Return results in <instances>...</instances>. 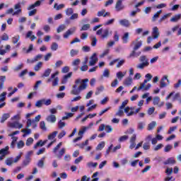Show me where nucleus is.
<instances>
[{
  "instance_id": "nucleus-8",
  "label": "nucleus",
  "mask_w": 181,
  "mask_h": 181,
  "mask_svg": "<svg viewBox=\"0 0 181 181\" xmlns=\"http://www.w3.org/2000/svg\"><path fill=\"white\" fill-rule=\"evenodd\" d=\"M86 131H87V127H83L78 132V137L74 139V142L76 143L78 142V141H81V139H83V135L84 134V132H86Z\"/></svg>"
},
{
  "instance_id": "nucleus-20",
  "label": "nucleus",
  "mask_w": 181,
  "mask_h": 181,
  "mask_svg": "<svg viewBox=\"0 0 181 181\" xmlns=\"http://www.w3.org/2000/svg\"><path fill=\"white\" fill-rule=\"evenodd\" d=\"M110 15H111V13L110 12H105V9H103L100 11H98L97 14L98 16H103V18H105V16H110Z\"/></svg>"
},
{
  "instance_id": "nucleus-18",
  "label": "nucleus",
  "mask_w": 181,
  "mask_h": 181,
  "mask_svg": "<svg viewBox=\"0 0 181 181\" xmlns=\"http://www.w3.org/2000/svg\"><path fill=\"white\" fill-rule=\"evenodd\" d=\"M133 80L132 77L129 76L124 79L123 81L124 86H126V87H129V86H132Z\"/></svg>"
},
{
  "instance_id": "nucleus-31",
  "label": "nucleus",
  "mask_w": 181,
  "mask_h": 181,
  "mask_svg": "<svg viewBox=\"0 0 181 181\" xmlns=\"http://www.w3.org/2000/svg\"><path fill=\"white\" fill-rule=\"evenodd\" d=\"M125 74H127V73L119 71L116 74V77L121 81L122 78H124V77H125Z\"/></svg>"
},
{
  "instance_id": "nucleus-28",
  "label": "nucleus",
  "mask_w": 181,
  "mask_h": 181,
  "mask_svg": "<svg viewBox=\"0 0 181 181\" xmlns=\"http://www.w3.org/2000/svg\"><path fill=\"white\" fill-rule=\"evenodd\" d=\"M122 40L123 43H127L129 40V33H125L122 37Z\"/></svg>"
},
{
  "instance_id": "nucleus-49",
  "label": "nucleus",
  "mask_w": 181,
  "mask_h": 181,
  "mask_svg": "<svg viewBox=\"0 0 181 181\" xmlns=\"http://www.w3.org/2000/svg\"><path fill=\"white\" fill-rule=\"evenodd\" d=\"M43 99L37 100L35 103V107H37V108H42V106L43 105Z\"/></svg>"
},
{
  "instance_id": "nucleus-10",
  "label": "nucleus",
  "mask_w": 181,
  "mask_h": 181,
  "mask_svg": "<svg viewBox=\"0 0 181 181\" xmlns=\"http://www.w3.org/2000/svg\"><path fill=\"white\" fill-rule=\"evenodd\" d=\"M115 8L117 12H120V11H124L125 9V6L122 4V0H117Z\"/></svg>"
},
{
  "instance_id": "nucleus-9",
  "label": "nucleus",
  "mask_w": 181,
  "mask_h": 181,
  "mask_svg": "<svg viewBox=\"0 0 181 181\" xmlns=\"http://www.w3.org/2000/svg\"><path fill=\"white\" fill-rule=\"evenodd\" d=\"M76 29L77 28L76 27H72L69 28L68 30H66V33L63 35L64 39H69V36H71V35H74Z\"/></svg>"
},
{
  "instance_id": "nucleus-48",
  "label": "nucleus",
  "mask_w": 181,
  "mask_h": 181,
  "mask_svg": "<svg viewBox=\"0 0 181 181\" xmlns=\"http://www.w3.org/2000/svg\"><path fill=\"white\" fill-rule=\"evenodd\" d=\"M103 77H106V78H108L110 77V70L108 69H105L103 71V74L102 75V78Z\"/></svg>"
},
{
  "instance_id": "nucleus-51",
  "label": "nucleus",
  "mask_w": 181,
  "mask_h": 181,
  "mask_svg": "<svg viewBox=\"0 0 181 181\" xmlns=\"http://www.w3.org/2000/svg\"><path fill=\"white\" fill-rule=\"evenodd\" d=\"M115 22V18H112L110 20H108L104 23V26H110V25H112Z\"/></svg>"
},
{
  "instance_id": "nucleus-25",
  "label": "nucleus",
  "mask_w": 181,
  "mask_h": 181,
  "mask_svg": "<svg viewBox=\"0 0 181 181\" xmlns=\"http://www.w3.org/2000/svg\"><path fill=\"white\" fill-rule=\"evenodd\" d=\"M176 160L174 158H169L165 161H164V165H175Z\"/></svg>"
},
{
  "instance_id": "nucleus-2",
  "label": "nucleus",
  "mask_w": 181,
  "mask_h": 181,
  "mask_svg": "<svg viewBox=\"0 0 181 181\" xmlns=\"http://www.w3.org/2000/svg\"><path fill=\"white\" fill-rule=\"evenodd\" d=\"M133 45H134V47L133 48V51L129 54V57H138L139 56H141V52H136V50L142 46V41L139 40V38L136 40V41L133 42Z\"/></svg>"
},
{
  "instance_id": "nucleus-33",
  "label": "nucleus",
  "mask_w": 181,
  "mask_h": 181,
  "mask_svg": "<svg viewBox=\"0 0 181 181\" xmlns=\"http://www.w3.org/2000/svg\"><path fill=\"white\" fill-rule=\"evenodd\" d=\"M66 6L64 4H58L57 3H55L54 5V8L56 9V11H60V9H63Z\"/></svg>"
},
{
  "instance_id": "nucleus-37",
  "label": "nucleus",
  "mask_w": 181,
  "mask_h": 181,
  "mask_svg": "<svg viewBox=\"0 0 181 181\" xmlns=\"http://www.w3.org/2000/svg\"><path fill=\"white\" fill-rule=\"evenodd\" d=\"M116 117H124V108L119 107L118 111L115 114Z\"/></svg>"
},
{
  "instance_id": "nucleus-1",
  "label": "nucleus",
  "mask_w": 181,
  "mask_h": 181,
  "mask_svg": "<svg viewBox=\"0 0 181 181\" xmlns=\"http://www.w3.org/2000/svg\"><path fill=\"white\" fill-rule=\"evenodd\" d=\"M87 83H88V78L76 79L75 81V84L72 86L71 94H72V95H78L83 90H86V88H87Z\"/></svg>"
},
{
  "instance_id": "nucleus-43",
  "label": "nucleus",
  "mask_w": 181,
  "mask_h": 181,
  "mask_svg": "<svg viewBox=\"0 0 181 181\" xmlns=\"http://www.w3.org/2000/svg\"><path fill=\"white\" fill-rule=\"evenodd\" d=\"M160 102V98L158 96L153 98V105H159Z\"/></svg>"
},
{
  "instance_id": "nucleus-57",
  "label": "nucleus",
  "mask_w": 181,
  "mask_h": 181,
  "mask_svg": "<svg viewBox=\"0 0 181 181\" xmlns=\"http://www.w3.org/2000/svg\"><path fill=\"white\" fill-rule=\"evenodd\" d=\"M77 54H78V50L71 49V51H70L71 57H74V56H77Z\"/></svg>"
},
{
  "instance_id": "nucleus-58",
  "label": "nucleus",
  "mask_w": 181,
  "mask_h": 181,
  "mask_svg": "<svg viewBox=\"0 0 181 181\" xmlns=\"http://www.w3.org/2000/svg\"><path fill=\"white\" fill-rule=\"evenodd\" d=\"M129 136L127 135L122 136L119 138V142H125L128 139Z\"/></svg>"
},
{
  "instance_id": "nucleus-55",
  "label": "nucleus",
  "mask_w": 181,
  "mask_h": 181,
  "mask_svg": "<svg viewBox=\"0 0 181 181\" xmlns=\"http://www.w3.org/2000/svg\"><path fill=\"white\" fill-rule=\"evenodd\" d=\"M16 11L12 13L13 16H18L22 13V8L15 9Z\"/></svg>"
},
{
  "instance_id": "nucleus-52",
  "label": "nucleus",
  "mask_w": 181,
  "mask_h": 181,
  "mask_svg": "<svg viewBox=\"0 0 181 181\" xmlns=\"http://www.w3.org/2000/svg\"><path fill=\"white\" fill-rule=\"evenodd\" d=\"M64 29H66V25L64 24H62L58 27V28L57 29V33H60V32H63Z\"/></svg>"
},
{
  "instance_id": "nucleus-23",
  "label": "nucleus",
  "mask_w": 181,
  "mask_h": 181,
  "mask_svg": "<svg viewBox=\"0 0 181 181\" xmlns=\"http://www.w3.org/2000/svg\"><path fill=\"white\" fill-rule=\"evenodd\" d=\"M73 73L69 72L68 74L64 75V78L62 80V84H66V83H67V81L69 80V78H70L72 76Z\"/></svg>"
},
{
  "instance_id": "nucleus-21",
  "label": "nucleus",
  "mask_w": 181,
  "mask_h": 181,
  "mask_svg": "<svg viewBox=\"0 0 181 181\" xmlns=\"http://www.w3.org/2000/svg\"><path fill=\"white\" fill-rule=\"evenodd\" d=\"M170 16H172V13L165 14L161 18H160V19L158 20V23H162L163 22H165V21H166V19H168V18H170Z\"/></svg>"
},
{
  "instance_id": "nucleus-19",
  "label": "nucleus",
  "mask_w": 181,
  "mask_h": 181,
  "mask_svg": "<svg viewBox=\"0 0 181 181\" xmlns=\"http://www.w3.org/2000/svg\"><path fill=\"white\" fill-rule=\"evenodd\" d=\"M159 28H158V27H154L153 28L152 36L154 39H158L159 37Z\"/></svg>"
},
{
  "instance_id": "nucleus-47",
  "label": "nucleus",
  "mask_w": 181,
  "mask_h": 181,
  "mask_svg": "<svg viewBox=\"0 0 181 181\" xmlns=\"http://www.w3.org/2000/svg\"><path fill=\"white\" fill-rule=\"evenodd\" d=\"M57 49H59V45L57 44V42H52L51 45V50L56 52Z\"/></svg>"
},
{
  "instance_id": "nucleus-63",
  "label": "nucleus",
  "mask_w": 181,
  "mask_h": 181,
  "mask_svg": "<svg viewBox=\"0 0 181 181\" xmlns=\"http://www.w3.org/2000/svg\"><path fill=\"white\" fill-rule=\"evenodd\" d=\"M81 62V61L80 60V59H76L72 62V66H78Z\"/></svg>"
},
{
  "instance_id": "nucleus-54",
  "label": "nucleus",
  "mask_w": 181,
  "mask_h": 181,
  "mask_svg": "<svg viewBox=\"0 0 181 181\" xmlns=\"http://www.w3.org/2000/svg\"><path fill=\"white\" fill-rule=\"evenodd\" d=\"M43 59V55L42 54H37L36 55L33 59H34V63H36V62H39V60H42Z\"/></svg>"
},
{
  "instance_id": "nucleus-32",
  "label": "nucleus",
  "mask_w": 181,
  "mask_h": 181,
  "mask_svg": "<svg viewBox=\"0 0 181 181\" xmlns=\"http://www.w3.org/2000/svg\"><path fill=\"white\" fill-rule=\"evenodd\" d=\"M42 67H43V62H37V64L34 66V70H35V71H39V70H40V69H42Z\"/></svg>"
},
{
  "instance_id": "nucleus-64",
  "label": "nucleus",
  "mask_w": 181,
  "mask_h": 181,
  "mask_svg": "<svg viewBox=\"0 0 181 181\" xmlns=\"http://www.w3.org/2000/svg\"><path fill=\"white\" fill-rule=\"evenodd\" d=\"M180 86H181V79H179L177 83L174 84V88L177 89L180 87Z\"/></svg>"
},
{
  "instance_id": "nucleus-22",
  "label": "nucleus",
  "mask_w": 181,
  "mask_h": 181,
  "mask_svg": "<svg viewBox=\"0 0 181 181\" xmlns=\"http://www.w3.org/2000/svg\"><path fill=\"white\" fill-rule=\"evenodd\" d=\"M25 37L27 39H30L31 42H33V40H35V39H36V36L33 35V31H32V30H29L27 33Z\"/></svg>"
},
{
  "instance_id": "nucleus-40",
  "label": "nucleus",
  "mask_w": 181,
  "mask_h": 181,
  "mask_svg": "<svg viewBox=\"0 0 181 181\" xmlns=\"http://www.w3.org/2000/svg\"><path fill=\"white\" fill-rule=\"evenodd\" d=\"M50 73H52V69L48 68L44 71L42 77H49V76H50Z\"/></svg>"
},
{
  "instance_id": "nucleus-15",
  "label": "nucleus",
  "mask_w": 181,
  "mask_h": 181,
  "mask_svg": "<svg viewBox=\"0 0 181 181\" xmlns=\"http://www.w3.org/2000/svg\"><path fill=\"white\" fill-rule=\"evenodd\" d=\"M119 23L121 26H123L124 28H129V26H131V23L129 22V20L126 18L119 20Z\"/></svg>"
},
{
  "instance_id": "nucleus-12",
  "label": "nucleus",
  "mask_w": 181,
  "mask_h": 181,
  "mask_svg": "<svg viewBox=\"0 0 181 181\" xmlns=\"http://www.w3.org/2000/svg\"><path fill=\"white\" fill-rule=\"evenodd\" d=\"M97 62H98V57H97V54L93 53V55L90 57L89 66H95V64H97Z\"/></svg>"
},
{
  "instance_id": "nucleus-56",
  "label": "nucleus",
  "mask_w": 181,
  "mask_h": 181,
  "mask_svg": "<svg viewBox=\"0 0 181 181\" xmlns=\"http://www.w3.org/2000/svg\"><path fill=\"white\" fill-rule=\"evenodd\" d=\"M22 155H23V153L21 152L20 154H19L18 156H17L13 159L14 163H18V162H19V160H21V158H22Z\"/></svg>"
},
{
  "instance_id": "nucleus-16",
  "label": "nucleus",
  "mask_w": 181,
  "mask_h": 181,
  "mask_svg": "<svg viewBox=\"0 0 181 181\" xmlns=\"http://www.w3.org/2000/svg\"><path fill=\"white\" fill-rule=\"evenodd\" d=\"M47 122H49L50 124H54L56 121H57V118L56 117V115H49L47 116L46 117Z\"/></svg>"
},
{
  "instance_id": "nucleus-45",
  "label": "nucleus",
  "mask_w": 181,
  "mask_h": 181,
  "mask_svg": "<svg viewBox=\"0 0 181 181\" xmlns=\"http://www.w3.org/2000/svg\"><path fill=\"white\" fill-rule=\"evenodd\" d=\"M145 127V122H139L137 124V129H139L140 131H142L144 128Z\"/></svg>"
},
{
  "instance_id": "nucleus-39",
  "label": "nucleus",
  "mask_w": 181,
  "mask_h": 181,
  "mask_svg": "<svg viewBox=\"0 0 181 181\" xmlns=\"http://www.w3.org/2000/svg\"><path fill=\"white\" fill-rule=\"evenodd\" d=\"M45 159L46 157H42L37 163L38 168H43L45 166Z\"/></svg>"
},
{
  "instance_id": "nucleus-5",
  "label": "nucleus",
  "mask_w": 181,
  "mask_h": 181,
  "mask_svg": "<svg viewBox=\"0 0 181 181\" xmlns=\"http://www.w3.org/2000/svg\"><path fill=\"white\" fill-rule=\"evenodd\" d=\"M40 4H42V1H37L33 4H31V5L28 6L27 10L30 11L28 12V16H35V14L37 13V9L34 8H37V6H40Z\"/></svg>"
},
{
  "instance_id": "nucleus-27",
  "label": "nucleus",
  "mask_w": 181,
  "mask_h": 181,
  "mask_svg": "<svg viewBox=\"0 0 181 181\" xmlns=\"http://www.w3.org/2000/svg\"><path fill=\"white\" fill-rule=\"evenodd\" d=\"M97 166H98V163H93L92 161H90L86 163V168H88V169H91V168H97Z\"/></svg>"
},
{
  "instance_id": "nucleus-29",
  "label": "nucleus",
  "mask_w": 181,
  "mask_h": 181,
  "mask_svg": "<svg viewBox=\"0 0 181 181\" xmlns=\"http://www.w3.org/2000/svg\"><path fill=\"white\" fill-rule=\"evenodd\" d=\"M181 19V14H177L170 19V22H177Z\"/></svg>"
},
{
  "instance_id": "nucleus-61",
  "label": "nucleus",
  "mask_w": 181,
  "mask_h": 181,
  "mask_svg": "<svg viewBox=\"0 0 181 181\" xmlns=\"http://www.w3.org/2000/svg\"><path fill=\"white\" fill-rule=\"evenodd\" d=\"M90 26V24H84L81 28V32H83V30H88Z\"/></svg>"
},
{
  "instance_id": "nucleus-34",
  "label": "nucleus",
  "mask_w": 181,
  "mask_h": 181,
  "mask_svg": "<svg viewBox=\"0 0 181 181\" xmlns=\"http://www.w3.org/2000/svg\"><path fill=\"white\" fill-rule=\"evenodd\" d=\"M5 163L6 165H7V166H12V165H13L14 163L13 158H6Z\"/></svg>"
},
{
  "instance_id": "nucleus-36",
  "label": "nucleus",
  "mask_w": 181,
  "mask_h": 181,
  "mask_svg": "<svg viewBox=\"0 0 181 181\" xmlns=\"http://www.w3.org/2000/svg\"><path fill=\"white\" fill-rule=\"evenodd\" d=\"M30 163V157L29 156H25V159L23 161V166H28Z\"/></svg>"
},
{
  "instance_id": "nucleus-7",
  "label": "nucleus",
  "mask_w": 181,
  "mask_h": 181,
  "mask_svg": "<svg viewBox=\"0 0 181 181\" xmlns=\"http://www.w3.org/2000/svg\"><path fill=\"white\" fill-rule=\"evenodd\" d=\"M166 81L168 83H166ZM168 84H170V81L168 80V75L163 76L160 81V88H165Z\"/></svg>"
},
{
  "instance_id": "nucleus-46",
  "label": "nucleus",
  "mask_w": 181,
  "mask_h": 181,
  "mask_svg": "<svg viewBox=\"0 0 181 181\" xmlns=\"http://www.w3.org/2000/svg\"><path fill=\"white\" fill-rule=\"evenodd\" d=\"M103 91H104V86H100L96 88L95 95H98V94H100V93H103Z\"/></svg>"
},
{
  "instance_id": "nucleus-35",
  "label": "nucleus",
  "mask_w": 181,
  "mask_h": 181,
  "mask_svg": "<svg viewBox=\"0 0 181 181\" xmlns=\"http://www.w3.org/2000/svg\"><path fill=\"white\" fill-rule=\"evenodd\" d=\"M141 108L139 107L135 110V111H131L129 113L127 114V117H132V115H136L138 112L141 111Z\"/></svg>"
},
{
  "instance_id": "nucleus-50",
  "label": "nucleus",
  "mask_w": 181,
  "mask_h": 181,
  "mask_svg": "<svg viewBox=\"0 0 181 181\" xmlns=\"http://www.w3.org/2000/svg\"><path fill=\"white\" fill-rule=\"evenodd\" d=\"M40 128H41L42 131H47V128L46 127V123H45V121H42L40 122Z\"/></svg>"
},
{
  "instance_id": "nucleus-38",
  "label": "nucleus",
  "mask_w": 181,
  "mask_h": 181,
  "mask_svg": "<svg viewBox=\"0 0 181 181\" xmlns=\"http://www.w3.org/2000/svg\"><path fill=\"white\" fill-rule=\"evenodd\" d=\"M65 13L66 16H71V15L74 13V10L72 8H68L66 9Z\"/></svg>"
},
{
  "instance_id": "nucleus-11",
  "label": "nucleus",
  "mask_w": 181,
  "mask_h": 181,
  "mask_svg": "<svg viewBox=\"0 0 181 181\" xmlns=\"http://www.w3.org/2000/svg\"><path fill=\"white\" fill-rule=\"evenodd\" d=\"M9 146H6L4 148L0 150V160H4V158L6 156V155H9Z\"/></svg>"
},
{
  "instance_id": "nucleus-4",
  "label": "nucleus",
  "mask_w": 181,
  "mask_h": 181,
  "mask_svg": "<svg viewBox=\"0 0 181 181\" xmlns=\"http://www.w3.org/2000/svg\"><path fill=\"white\" fill-rule=\"evenodd\" d=\"M62 145H63L62 142L59 143L56 147L54 148L53 149V153H54V155L57 156V158L58 159H62L63 155H64V153H66V148H62L58 153L57 151H59V149H60V147L62 146Z\"/></svg>"
},
{
  "instance_id": "nucleus-44",
  "label": "nucleus",
  "mask_w": 181,
  "mask_h": 181,
  "mask_svg": "<svg viewBox=\"0 0 181 181\" xmlns=\"http://www.w3.org/2000/svg\"><path fill=\"white\" fill-rule=\"evenodd\" d=\"M105 146V141H101L96 147L97 151H101Z\"/></svg>"
},
{
  "instance_id": "nucleus-14",
  "label": "nucleus",
  "mask_w": 181,
  "mask_h": 181,
  "mask_svg": "<svg viewBox=\"0 0 181 181\" xmlns=\"http://www.w3.org/2000/svg\"><path fill=\"white\" fill-rule=\"evenodd\" d=\"M136 141V134H133L130 138L129 149H134V148H136V143H135Z\"/></svg>"
},
{
  "instance_id": "nucleus-62",
  "label": "nucleus",
  "mask_w": 181,
  "mask_h": 181,
  "mask_svg": "<svg viewBox=\"0 0 181 181\" xmlns=\"http://www.w3.org/2000/svg\"><path fill=\"white\" fill-rule=\"evenodd\" d=\"M153 112H155V107H149L147 111V114L148 115H152V114H153Z\"/></svg>"
},
{
  "instance_id": "nucleus-30",
  "label": "nucleus",
  "mask_w": 181,
  "mask_h": 181,
  "mask_svg": "<svg viewBox=\"0 0 181 181\" xmlns=\"http://www.w3.org/2000/svg\"><path fill=\"white\" fill-rule=\"evenodd\" d=\"M10 117L11 115L9 113H4L1 117V123L4 124V122H5Z\"/></svg>"
},
{
  "instance_id": "nucleus-13",
  "label": "nucleus",
  "mask_w": 181,
  "mask_h": 181,
  "mask_svg": "<svg viewBox=\"0 0 181 181\" xmlns=\"http://www.w3.org/2000/svg\"><path fill=\"white\" fill-rule=\"evenodd\" d=\"M152 87L151 83H148L147 86L145 83H140V86L137 88V91H148Z\"/></svg>"
},
{
  "instance_id": "nucleus-60",
  "label": "nucleus",
  "mask_w": 181,
  "mask_h": 181,
  "mask_svg": "<svg viewBox=\"0 0 181 181\" xmlns=\"http://www.w3.org/2000/svg\"><path fill=\"white\" fill-rule=\"evenodd\" d=\"M143 149H144V151L151 149V144L149 143H144L143 145Z\"/></svg>"
},
{
  "instance_id": "nucleus-41",
  "label": "nucleus",
  "mask_w": 181,
  "mask_h": 181,
  "mask_svg": "<svg viewBox=\"0 0 181 181\" xmlns=\"http://www.w3.org/2000/svg\"><path fill=\"white\" fill-rule=\"evenodd\" d=\"M57 134H59V132L57 131L53 132L48 136V139H49V140L54 139L56 138Z\"/></svg>"
},
{
  "instance_id": "nucleus-53",
  "label": "nucleus",
  "mask_w": 181,
  "mask_h": 181,
  "mask_svg": "<svg viewBox=\"0 0 181 181\" xmlns=\"http://www.w3.org/2000/svg\"><path fill=\"white\" fill-rule=\"evenodd\" d=\"M20 39H21V36H19V35L13 37H12V42L13 43V45H16V43H18V42H19Z\"/></svg>"
},
{
  "instance_id": "nucleus-59",
  "label": "nucleus",
  "mask_w": 181,
  "mask_h": 181,
  "mask_svg": "<svg viewBox=\"0 0 181 181\" xmlns=\"http://www.w3.org/2000/svg\"><path fill=\"white\" fill-rule=\"evenodd\" d=\"M6 92H3L0 95V103L4 102V100H6Z\"/></svg>"
},
{
  "instance_id": "nucleus-24",
  "label": "nucleus",
  "mask_w": 181,
  "mask_h": 181,
  "mask_svg": "<svg viewBox=\"0 0 181 181\" xmlns=\"http://www.w3.org/2000/svg\"><path fill=\"white\" fill-rule=\"evenodd\" d=\"M110 35V28H105L103 30V32L101 35V38L102 39H107L108 36Z\"/></svg>"
},
{
  "instance_id": "nucleus-6",
  "label": "nucleus",
  "mask_w": 181,
  "mask_h": 181,
  "mask_svg": "<svg viewBox=\"0 0 181 181\" xmlns=\"http://www.w3.org/2000/svg\"><path fill=\"white\" fill-rule=\"evenodd\" d=\"M56 76H59V71L52 74L50 78L47 80V83H51L52 81V87L59 86V77H56Z\"/></svg>"
},
{
  "instance_id": "nucleus-3",
  "label": "nucleus",
  "mask_w": 181,
  "mask_h": 181,
  "mask_svg": "<svg viewBox=\"0 0 181 181\" xmlns=\"http://www.w3.org/2000/svg\"><path fill=\"white\" fill-rule=\"evenodd\" d=\"M139 64H138L136 67L139 70H144L145 67H148L149 66V59L146 55L141 56L139 59Z\"/></svg>"
},
{
  "instance_id": "nucleus-17",
  "label": "nucleus",
  "mask_w": 181,
  "mask_h": 181,
  "mask_svg": "<svg viewBox=\"0 0 181 181\" xmlns=\"http://www.w3.org/2000/svg\"><path fill=\"white\" fill-rule=\"evenodd\" d=\"M8 127H10V128H18V129H21V128H23V124H20L18 122H14L9 123Z\"/></svg>"
},
{
  "instance_id": "nucleus-26",
  "label": "nucleus",
  "mask_w": 181,
  "mask_h": 181,
  "mask_svg": "<svg viewBox=\"0 0 181 181\" xmlns=\"http://www.w3.org/2000/svg\"><path fill=\"white\" fill-rule=\"evenodd\" d=\"M22 5H26V1L23 0L14 5V9H19L22 8Z\"/></svg>"
},
{
  "instance_id": "nucleus-42",
  "label": "nucleus",
  "mask_w": 181,
  "mask_h": 181,
  "mask_svg": "<svg viewBox=\"0 0 181 181\" xmlns=\"http://www.w3.org/2000/svg\"><path fill=\"white\" fill-rule=\"evenodd\" d=\"M155 127H156V122L153 121L151 122L148 126V131H151V129H153V128H155Z\"/></svg>"
}]
</instances>
